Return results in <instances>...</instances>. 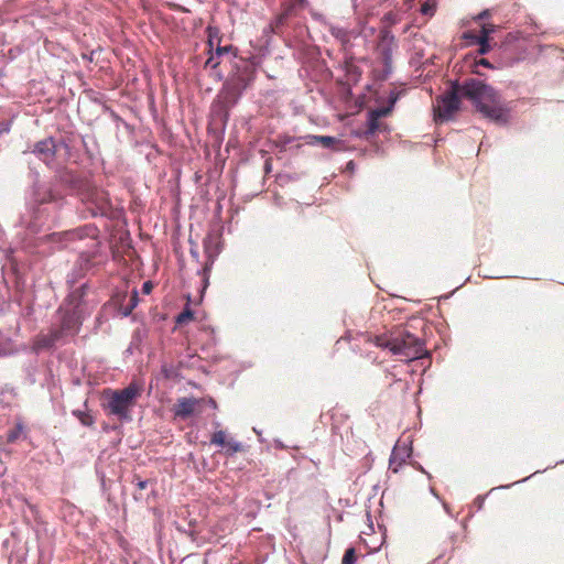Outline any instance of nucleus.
<instances>
[{"label": "nucleus", "mask_w": 564, "mask_h": 564, "mask_svg": "<svg viewBox=\"0 0 564 564\" xmlns=\"http://www.w3.org/2000/svg\"><path fill=\"white\" fill-rule=\"evenodd\" d=\"M87 288V284L84 283L73 290L67 296V302L56 312V319L52 323L48 332L35 336L33 349L36 352L65 345L78 334L82 325L79 306Z\"/></svg>", "instance_id": "f257e3e1"}, {"label": "nucleus", "mask_w": 564, "mask_h": 564, "mask_svg": "<svg viewBox=\"0 0 564 564\" xmlns=\"http://www.w3.org/2000/svg\"><path fill=\"white\" fill-rule=\"evenodd\" d=\"M256 75L254 57L245 58L238 55L230 57V72L212 105L213 113L226 122L230 109L239 102L245 91L252 86Z\"/></svg>", "instance_id": "f03ea898"}, {"label": "nucleus", "mask_w": 564, "mask_h": 564, "mask_svg": "<svg viewBox=\"0 0 564 564\" xmlns=\"http://www.w3.org/2000/svg\"><path fill=\"white\" fill-rule=\"evenodd\" d=\"M65 203L64 196L51 187L35 182L32 187V198L26 209L19 217V226L30 235H36L55 223L59 209Z\"/></svg>", "instance_id": "7ed1b4c3"}, {"label": "nucleus", "mask_w": 564, "mask_h": 564, "mask_svg": "<svg viewBox=\"0 0 564 564\" xmlns=\"http://www.w3.org/2000/svg\"><path fill=\"white\" fill-rule=\"evenodd\" d=\"M65 203L64 196L51 187L35 182L32 187V198L26 209L19 217V226L30 235H36L55 223L59 209Z\"/></svg>", "instance_id": "20e7f679"}, {"label": "nucleus", "mask_w": 564, "mask_h": 564, "mask_svg": "<svg viewBox=\"0 0 564 564\" xmlns=\"http://www.w3.org/2000/svg\"><path fill=\"white\" fill-rule=\"evenodd\" d=\"M463 91L465 98L469 99L485 118L502 126L509 122L511 109L501 102L500 95L492 86L469 78L463 83Z\"/></svg>", "instance_id": "39448f33"}, {"label": "nucleus", "mask_w": 564, "mask_h": 564, "mask_svg": "<svg viewBox=\"0 0 564 564\" xmlns=\"http://www.w3.org/2000/svg\"><path fill=\"white\" fill-rule=\"evenodd\" d=\"M378 347L389 349L393 355L404 357L406 360H415L425 355L424 341L406 330H400L390 337L377 336Z\"/></svg>", "instance_id": "423d86ee"}, {"label": "nucleus", "mask_w": 564, "mask_h": 564, "mask_svg": "<svg viewBox=\"0 0 564 564\" xmlns=\"http://www.w3.org/2000/svg\"><path fill=\"white\" fill-rule=\"evenodd\" d=\"M80 202L84 207L82 210L84 217L119 218L120 212L111 203L109 194L101 188H88L82 193Z\"/></svg>", "instance_id": "0eeeda50"}, {"label": "nucleus", "mask_w": 564, "mask_h": 564, "mask_svg": "<svg viewBox=\"0 0 564 564\" xmlns=\"http://www.w3.org/2000/svg\"><path fill=\"white\" fill-rule=\"evenodd\" d=\"M460 97L465 98L463 84L454 80L447 91L436 97V102L433 106L434 121L443 123L452 120L460 109Z\"/></svg>", "instance_id": "6e6552de"}, {"label": "nucleus", "mask_w": 564, "mask_h": 564, "mask_svg": "<svg viewBox=\"0 0 564 564\" xmlns=\"http://www.w3.org/2000/svg\"><path fill=\"white\" fill-rule=\"evenodd\" d=\"M140 394L141 389L135 383L120 390H109L106 394L107 409L119 420H128L129 412Z\"/></svg>", "instance_id": "1a4fd4ad"}, {"label": "nucleus", "mask_w": 564, "mask_h": 564, "mask_svg": "<svg viewBox=\"0 0 564 564\" xmlns=\"http://www.w3.org/2000/svg\"><path fill=\"white\" fill-rule=\"evenodd\" d=\"M217 405L213 399L181 398L173 405L175 419H212Z\"/></svg>", "instance_id": "9d476101"}, {"label": "nucleus", "mask_w": 564, "mask_h": 564, "mask_svg": "<svg viewBox=\"0 0 564 564\" xmlns=\"http://www.w3.org/2000/svg\"><path fill=\"white\" fill-rule=\"evenodd\" d=\"M17 397L15 388L9 384L0 387V412L8 416L6 423H24V417L20 413L17 403Z\"/></svg>", "instance_id": "9b49d317"}, {"label": "nucleus", "mask_w": 564, "mask_h": 564, "mask_svg": "<svg viewBox=\"0 0 564 564\" xmlns=\"http://www.w3.org/2000/svg\"><path fill=\"white\" fill-rule=\"evenodd\" d=\"M97 236L98 228L96 226L85 225L63 232H53L48 236V239L57 243L59 248H67L68 243L72 241L83 240L85 238L95 240Z\"/></svg>", "instance_id": "f8f14e48"}, {"label": "nucleus", "mask_w": 564, "mask_h": 564, "mask_svg": "<svg viewBox=\"0 0 564 564\" xmlns=\"http://www.w3.org/2000/svg\"><path fill=\"white\" fill-rule=\"evenodd\" d=\"M57 151L58 144H56V139L53 137H47L35 142L30 152L34 154L45 165L51 167L55 163Z\"/></svg>", "instance_id": "ddd939ff"}, {"label": "nucleus", "mask_w": 564, "mask_h": 564, "mask_svg": "<svg viewBox=\"0 0 564 564\" xmlns=\"http://www.w3.org/2000/svg\"><path fill=\"white\" fill-rule=\"evenodd\" d=\"M395 46L394 35L388 31L382 30L379 35L378 52L384 65V69L390 72L392 63V51Z\"/></svg>", "instance_id": "4468645a"}, {"label": "nucleus", "mask_w": 564, "mask_h": 564, "mask_svg": "<svg viewBox=\"0 0 564 564\" xmlns=\"http://www.w3.org/2000/svg\"><path fill=\"white\" fill-rule=\"evenodd\" d=\"M116 305L118 306V312L127 317L139 304V292L137 289H133L131 293L123 292L117 293L113 299Z\"/></svg>", "instance_id": "2eb2a0df"}, {"label": "nucleus", "mask_w": 564, "mask_h": 564, "mask_svg": "<svg viewBox=\"0 0 564 564\" xmlns=\"http://www.w3.org/2000/svg\"><path fill=\"white\" fill-rule=\"evenodd\" d=\"M210 443L225 449L227 455H232L243 449L241 443L235 441L226 431H217L213 434Z\"/></svg>", "instance_id": "dca6fc26"}, {"label": "nucleus", "mask_w": 564, "mask_h": 564, "mask_svg": "<svg viewBox=\"0 0 564 564\" xmlns=\"http://www.w3.org/2000/svg\"><path fill=\"white\" fill-rule=\"evenodd\" d=\"M326 31H328V33L343 46L344 50L350 47L351 40L359 35V32L355 29L343 28L334 23L329 24Z\"/></svg>", "instance_id": "f3484780"}, {"label": "nucleus", "mask_w": 564, "mask_h": 564, "mask_svg": "<svg viewBox=\"0 0 564 564\" xmlns=\"http://www.w3.org/2000/svg\"><path fill=\"white\" fill-rule=\"evenodd\" d=\"M305 140L310 145H322L325 149H332L336 151H340L343 149V141L330 135L307 134Z\"/></svg>", "instance_id": "a211bd4d"}, {"label": "nucleus", "mask_w": 564, "mask_h": 564, "mask_svg": "<svg viewBox=\"0 0 564 564\" xmlns=\"http://www.w3.org/2000/svg\"><path fill=\"white\" fill-rule=\"evenodd\" d=\"M204 249H205V254H206L207 260L202 270V273L204 275V280H203L204 289H206L208 285L209 273H210L212 267H213L215 259L218 256L219 251L217 250L216 247L213 246L212 240L204 241Z\"/></svg>", "instance_id": "6ab92c4d"}, {"label": "nucleus", "mask_w": 564, "mask_h": 564, "mask_svg": "<svg viewBox=\"0 0 564 564\" xmlns=\"http://www.w3.org/2000/svg\"><path fill=\"white\" fill-rule=\"evenodd\" d=\"M207 32H208L209 57L205 62V67L215 70V69L218 68V66L221 63H225V61L221 59V57H218L215 52H213V50H214V39H213V36L214 35L215 36L218 35V30L216 28L208 26L207 28Z\"/></svg>", "instance_id": "aec40b11"}, {"label": "nucleus", "mask_w": 564, "mask_h": 564, "mask_svg": "<svg viewBox=\"0 0 564 564\" xmlns=\"http://www.w3.org/2000/svg\"><path fill=\"white\" fill-rule=\"evenodd\" d=\"M77 138L78 135L74 132H67L62 134L61 138L56 140V144H58V150L63 149L65 151V156L67 159H73L75 156V143Z\"/></svg>", "instance_id": "412c9836"}, {"label": "nucleus", "mask_w": 564, "mask_h": 564, "mask_svg": "<svg viewBox=\"0 0 564 564\" xmlns=\"http://www.w3.org/2000/svg\"><path fill=\"white\" fill-rule=\"evenodd\" d=\"M380 119L373 117L372 113L368 112L367 116V129L362 132H359V137L368 140L372 137L377 131H389L387 126H381L379 122Z\"/></svg>", "instance_id": "4be33fe9"}, {"label": "nucleus", "mask_w": 564, "mask_h": 564, "mask_svg": "<svg viewBox=\"0 0 564 564\" xmlns=\"http://www.w3.org/2000/svg\"><path fill=\"white\" fill-rule=\"evenodd\" d=\"M292 17L290 10L282 9V12L278 14L270 23L269 28H271V32L280 35L283 33L284 26L286 25L288 20Z\"/></svg>", "instance_id": "5701e85b"}, {"label": "nucleus", "mask_w": 564, "mask_h": 564, "mask_svg": "<svg viewBox=\"0 0 564 564\" xmlns=\"http://www.w3.org/2000/svg\"><path fill=\"white\" fill-rule=\"evenodd\" d=\"M214 52L216 53V55L218 57H221V59H224L225 62H227L229 64H230V57H232L234 55H237L236 47H234L232 45L221 46V45H219V43L217 44Z\"/></svg>", "instance_id": "b1692460"}, {"label": "nucleus", "mask_w": 564, "mask_h": 564, "mask_svg": "<svg viewBox=\"0 0 564 564\" xmlns=\"http://www.w3.org/2000/svg\"><path fill=\"white\" fill-rule=\"evenodd\" d=\"M94 252H82L77 259L76 264L79 267L80 270H89L94 265Z\"/></svg>", "instance_id": "393cba45"}, {"label": "nucleus", "mask_w": 564, "mask_h": 564, "mask_svg": "<svg viewBox=\"0 0 564 564\" xmlns=\"http://www.w3.org/2000/svg\"><path fill=\"white\" fill-rule=\"evenodd\" d=\"M501 65L502 64H499L498 66H496L489 59H487L485 57H480L478 59H475L474 65H473V73L477 74L479 76H482L484 74L478 69L479 66L490 68V69H496V68L500 67Z\"/></svg>", "instance_id": "a878e982"}, {"label": "nucleus", "mask_w": 564, "mask_h": 564, "mask_svg": "<svg viewBox=\"0 0 564 564\" xmlns=\"http://www.w3.org/2000/svg\"><path fill=\"white\" fill-rule=\"evenodd\" d=\"M306 4V0H286L283 3V9L290 10V13L293 15L297 10L305 8Z\"/></svg>", "instance_id": "bb28decb"}, {"label": "nucleus", "mask_w": 564, "mask_h": 564, "mask_svg": "<svg viewBox=\"0 0 564 564\" xmlns=\"http://www.w3.org/2000/svg\"><path fill=\"white\" fill-rule=\"evenodd\" d=\"M194 318V312L187 304L183 311L176 316L175 322L178 325H183L187 323L188 321H192Z\"/></svg>", "instance_id": "cd10ccee"}, {"label": "nucleus", "mask_w": 564, "mask_h": 564, "mask_svg": "<svg viewBox=\"0 0 564 564\" xmlns=\"http://www.w3.org/2000/svg\"><path fill=\"white\" fill-rule=\"evenodd\" d=\"M436 10V4L434 0H427L421 6V13L425 17H433Z\"/></svg>", "instance_id": "c85d7f7f"}, {"label": "nucleus", "mask_w": 564, "mask_h": 564, "mask_svg": "<svg viewBox=\"0 0 564 564\" xmlns=\"http://www.w3.org/2000/svg\"><path fill=\"white\" fill-rule=\"evenodd\" d=\"M496 31V26L491 23L482 24L480 34L477 40H490V35Z\"/></svg>", "instance_id": "c756f323"}, {"label": "nucleus", "mask_w": 564, "mask_h": 564, "mask_svg": "<svg viewBox=\"0 0 564 564\" xmlns=\"http://www.w3.org/2000/svg\"><path fill=\"white\" fill-rule=\"evenodd\" d=\"M312 19L325 28V30L328 29V25L332 24L330 21L321 12L313 11L311 12Z\"/></svg>", "instance_id": "7c9ffc66"}, {"label": "nucleus", "mask_w": 564, "mask_h": 564, "mask_svg": "<svg viewBox=\"0 0 564 564\" xmlns=\"http://www.w3.org/2000/svg\"><path fill=\"white\" fill-rule=\"evenodd\" d=\"M392 111V105H387L384 107H378L369 112L373 115V117H377L378 119L388 116Z\"/></svg>", "instance_id": "2f4dec72"}, {"label": "nucleus", "mask_w": 564, "mask_h": 564, "mask_svg": "<svg viewBox=\"0 0 564 564\" xmlns=\"http://www.w3.org/2000/svg\"><path fill=\"white\" fill-rule=\"evenodd\" d=\"M357 560L356 551L354 547H349L346 550L341 564H355Z\"/></svg>", "instance_id": "473e14b6"}, {"label": "nucleus", "mask_w": 564, "mask_h": 564, "mask_svg": "<svg viewBox=\"0 0 564 564\" xmlns=\"http://www.w3.org/2000/svg\"><path fill=\"white\" fill-rule=\"evenodd\" d=\"M23 430L22 425H15L9 433H8V442L14 443L17 442L20 436L22 435Z\"/></svg>", "instance_id": "72a5a7b5"}, {"label": "nucleus", "mask_w": 564, "mask_h": 564, "mask_svg": "<svg viewBox=\"0 0 564 564\" xmlns=\"http://www.w3.org/2000/svg\"><path fill=\"white\" fill-rule=\"evenodd\" d=\"M475 44L479 45V48H478L479 55H485V54L489 53V51L491 48L489 40H477V42Z\"/></svg>", "instance_id": "f704fd0d"}, {"label": "nucleus", "mask_w": 564, "mask_h": 564, "mask_svg": "<svg viewBox=\"0 0 564 564\" xmlns=\"http://www.w3.org/2000/svg\"><path fill=\"white\" fill-rule=\"evenodd\" d=\"M161 372L164 376V378L169 379L172 377L173 367L169 364H162L161 366Z\"/></svg>", "instance_id": "c9c22d12"}, {"label": "nucleus", "mask_w": 564, "mask_h": 564, "mask_svg": "<svg viewBox=\"0 0 564 564\" xmlns=\"http://www.w3.org/2000/svg\"><path fill=\"white\" fill-rule=\"evenodd\" d=\"M477 37H479V36H478V34H476L474 31H466V32H464V34H463V39H465V40H470V41H471V42H474V43H476V42H477Z\"/></svg>", "instance_id": "e433bc0d"}, {"label": "nucleus", "mask_w": 564, "mask_h": 564, "mask_svg": "<svg viewBox=\"0 0 564 564\" xmlns=\"http://www.w3.org/2000/svg\"><path fill=\"white\" fill-rule=\"evenodd\" d=\"M398 98H399V94L395 90H391L389 94L388 105H392V108H393Z\"/></svg>", "instance_id": "4c0bfd02"}, {"label": "nucleus", "mask_w": 564, "mask_h": 564, "mask_svg": "<svg viewBox=\"0 0 564 564\" xmlns=\"http://www.w3.org/2000/svg\"><path fill=\"white\" fill-rule=\"evenodd\" d=\"M153 289V283L151 281H145L142 284V293L143 294H150Z\"/></svg>", "instance_id": "58836bf2"}, {"label": "nucleus", "mask_w": 564, "mask_h": 564, "mask_svg": "<svg viewBox=\"0 0 564 564\" xmlns=\"http://www.w3.org/2000/svg\"><path fill=\"white\" fill-rule=\"evenodd\" d=\"M10 131V126L7 122H0V137Z\"/></svg>", "instance_id": "ea45409f"}, {"label": "nucleus", "mask_w": 564, "mask_h": 564, "mask_svg": "<svg viewBox=\"0 0 564 564\" xmlns=\"http://www.w3.org/2000/svg\"><path fill=\"white\" fill-rule=\"evenodd\" d=\"M137 487L140 489V490H143L148 487V480H142L140 478H137Z\"/></svg>", "instance_id": "a19ab883"}, {"label": "nucleus", "mask_w": 564, "mask_h": 564, "mask_svg": "<svg viewBox=\"0 0 564 564\" xmlns=\"http://www.w3.org/2000/svg\"><path fill=\"white\" fill-rule=\"evenodd\" d=\"M490 17L489 10L481 11L475 19L476 20H485Z\"/></svg>", "instance_id": "79ce46f5"}, {"label": "nucleus", "mask_w": 564, "mask_h": 564, "mask_svg": "<svg viewBox=\"0 0 564 564\" xmlns=\"http://www.w3.org/2000/svg\"><path fill=\"white\" fill-rule=\"evenodd\" d=\"M338 414H339V410L335 409V410L332 411L330 420L334 421V423H339L338 422Z\"/></svg>", "instance_id": "37998d69"}, {"label": "nucleus", "mask_w": 564, "mask_h": 564, "mask_svg": "<svg viewBox=\"0 0 564 564\" xmlns=\"http://www.w3.org/2000/svg\"><path fill=\"white\" fill-rule=\"evenodd\" d=\"M263 33H264V35H267V36H270L271 34H273V33L271 32V28H269V25L264 28Z\"/></svg>", "instance_id": "c03bdc74"}, {"label": "nucleus", "mask_w": 564, "mask_h": 564, "mask_svg": "<svg viewBox=\"0 0 564 564\" xmlns=\"http://www.w3.org/2000/svg\"><path fill=\"white\" fill-rule=\"evenodd\" d=\"M216 77H217V79H218V80H224V82H225V79H226V78H225V76H224V74H223L221 72H218V73L216 74Z\"/></svg>", "instance_id": "a18cd8bd"}, {"label": "nucleus", "mask_w": 564, "mask_h": 564, "mask_svg": "<svg viewBox=\"0 0 564 564\" xmlns=\"http://www.w3.org/2000/svg\"><path fill=\"white\" fill-rule=\"evenodd\" d=\"M28 377H29V380H30V382L32 384L36 382V379L34 378V375H32L31 372H29Z\"/></svg>", "instance_id": "49530a36"}, {"label": "nucleus", "mask_w": 564, "mask_h": 564, "mask_svg": "<svg viewBox=\"0 0 564 564\" xmlns=\"http://www.w3.org/2000/svg\"><path fill=\"white\" fill-rule=\"evenodd\" d=\"M191 254L192 257H194L195 259H198V252L194 249H191Z\"/></svg>", "instance_id": "de8ad7c7"}, {"label": "nucleus", "mask_w": 564, "mask_h": 564, "mask_svg": "<svg viewBox=\"0 0 564 564\" xmlns=\"http://www.w3.org/2000/svg\"><path fill=\"white\" fill-rule=\"evenodd\" d=\"M79 139H80V142L83 143V145L86 148L85 138L84 137H79Z\"/></svg>", "instance_id": "09e8293b"}, {"label": "nucleus", "mask_w": 564, "mask_h": 564, "mask_svg": "<svg viewBox=\"0 0 564 564\" xmlns=\"http://www.w3.org/2000/svg\"><path fill=\"white\" fill-rule=\"evenodd\" d=\"M347 167L354 169V162L352 161L348 162Z\"/></svg>", "instance_id": "8fccbe9b"}, {"label": "nucleus", "mask_w": 564, "mask_h": 564, "mask_svg": "<svg viewBox=\"0 0 564 564\" xmlns=\"http://www.w3.org/2000/svg\"><path fill=\"white\" fill-rule=\"evenodd\" d=\"M270 170H271L270 164H269V163H265V171H267V172H270Z\"/></svg>", "instance_id": "3c124183"}, {"label": "nucleus", "mask_w": 564, "mask_h": 564, "mask_svg": "<svg viewBox=\"0 0 564 564\" xmlns=\"http://www.w3.org/2000/svg\"><path fill=\"white\" fill-rule=\"evenodd\" d=\"M213 39H215V35L213 36ZM216 39H217V42H220V39H218V35L216 36Z\"/></svg>", "instance_id": "603ef678"}]
</instances>
